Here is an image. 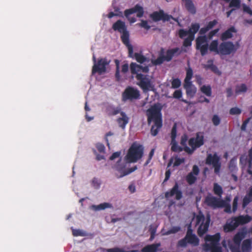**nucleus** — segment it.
Segmentation results:
<instances>
[{"label": "nucleus", "instance_id": "1", "mask_svg": "<svg viewBox=\"0 0 252 252\" xmlns=\"http://www.w3.org/2000/svg\"><path fill=\"white\" fill-rule=\"evenodd\" d=\"M162 106L159 103H157L151 106L147 110L148 122L150 124L151 121H154L155 125L152 126L151 132L153 136H156L159 129L161 127V116L160 111Z\"/></svg>", "mask_w": 252, "mask_h": 252}, {"label": "nucleus", "instance_id": "2", "mask_svg": "<svg viewBox=\"0 0 252 252\" xmlns=\"http://www.w3.org/2000/svg\"><path fill=\"white\" fill-rule=\"evenodd\" d=\"M143 147L139 144L134 143L130 147L125 159L127 162H135L143 155Z\"/></svg>", "mask_w": 252, "mask_h": 252}, {"label": "nucleus", "instance_id": "3", "mask_svg": "<svg viewBox=\"0 0 252 252\" xmlns=\"http://www.w3.org/2000/svg\"><path fill=\"white\" fill-rule=\"evenodd\" d=\"M187 140L188 137L186 135L182 136L180 144L185 146L184 150L190 154H192L196 148L199 147L203 144V137L199 134H197L196 138H192L189 139V144L191 147V149L186 146Z\"/></svg>", "mask_w": 252, "mask_h": 252}, {"label": "nucleus", "instance_id": "4", "mask_svg": "<svg viewBox=\"0 0 252 252\" xmlns=\"http://www.w3.org/2000/svg\"><path fill=\"white\" fill-rule=\"evenodd\" d=\"M251 219L248 216H240L237 218H232L227 220L224 226L225 232H229L235 229L239 225L243 224L250 221Z\"/></svg>", "mask_w": 252, "mask_h": 252}, {"label": "nucleus", "instance_id": "5", "mask_svg": "<svg viewBox=\"0 0 252 252\" xmlns=\"http://www.w3.org/2000/svg\"><path fill=\"white\" fill-rule=\"evenodd\" d=\"M205 239L206 241L205 247L207 250L211 252H221V247L219 246L220 239V235L217 233L213 236L206 235Z\"/></svg>", "mask_w": 252, "mask_h": 252}, {"label": "nucleus", "instance_id": "6", "mask_svg": "<svg viewBox=\"0 0 252 252\" xmlns=\"http://www.w3.org/2000/svg\"><path fill=\"white\" fill-rule=\"evenodd\" d=\"M136 78L139 81L138 85L144 92L154 89V85L152 77L137 73Z\"/></svg>", "mask_w": 252, "mask_h": 252}, {"label": "nucleus", "instance_id": "7", "mask_svg": "<svg viewBox=\"0 0 252 252\" xmlns=\"http://www.w3.org/2000/svg\"><path fill=\"white\" fill-rule=\"evenodd\" d=\"M196 224H200L198 230V234L201 236L205 234L208 230L209 223L210 221V217L207 215L205 218L203 215H199L195 218Z\"/></svg>", "mask_w": 252, "mask_h": 252}, {"label": "nucleus", "instance_id": "8", "mask_svg": "<svg viewBox=\"0 0 252 252\" xmlns=\"http://www.w3.org/2000/svg\"><path fill=\"white\" fill-rule=\"evenodd\" d=\"M220 158L216 154L214 155L209 154L208 155L206 163L209 165H212L214 168L215 173L218 174L220 167Z\"/></svg>", "mask_w": 252, "mask_h": 252}, {"label": "nucleus", "instance_id": "9", "mask_svg": "<svg viewBox=\"0 0 252 252\" xmlns=\"http://www.w3.org/2000/svg\"><path fill=\"white\" fill-rule=\"evenodd\" d=\"M134 13H137V16L141 17L143 14V8L140 5L137 4L133 8L126 9L125 11V15L130 23H134L136 21L135 18L130 17L129 15Z\"/></svg>", "mask_w": 252, "mask_h": 252}, {"label": "nucleus", "instance_id": "10", "mask_svg": "<svg viewBox=\"0 0 252 252\" xmlns=\"http://www.w3.org/2000/svg\"><path fill=\"white\" fill-rule=\"evenodd\" d=\"M196 48L199 49L202 56L205 55L208 51V43L206 36H200L197 38Z\"/></svg>", "mask_w": 252, "mask_h": 252}, {"label": "nucleus", "instance_id": "11", "mask_svg": "<svg viewBox=\"0 0 252 252\" xmlns=\"http://www.w3.org/2000/svg\"><path fill=\"white\" fill-rule=\"evenodd\" d=\"M121 161V159H119L116 164L114 166V168L118 172V173L117 174V176L119 178H121L126 175H127L137 169V167L135 166L134 167L130 168L127 171H126L125 169L126 165L123 163H120Z\"/></svg>", "mask_w": 252, "mask_h": 252}, {"label": "nucleus", "instance_id": "12", "mask_svg": "<svg viewBox=\"0 0 252 252\" xmlns=\"http://www.w3.org/2000/svg\"><path fill=\"white\" fill-rule=\"evenodd\" d=\"M237 48L235 45L230 42H223L219 46V53L222 55H229L235 52Z\"/></svg>", "mask_w": 252, "mask_h": 252}, {"label": "nucleus", "instance_id": "13", "mask_svg": "<svg viewBox=\"0 0 252 252\" xmlns=\"http://www.w3.org/2000/svg\"><path fill=\"white\" fill-rule=\"evenodd\" d=\"M109 63L105 59H101L98 60L97 63H94L92 69V74H94L95 72H98L99 74H101L106 71V65Z\"/></svg>", "mask_w": 252, "mask_h": 252}, {"label": "nucleus", "instance_id": "14", "mask_svg": "<svg viewBox=\"0 0 252 252\" xmlns=\"http://www.w3.org/2000/svg\"><path fill=\"white\" fill-rule=\"evenodd\" d=\"M205 203L208 206L213 208L222 207L224 205V202L220 200L213 196H208L206 197Z\"/></svg>", "mask_w": 252, "mask_h": 252}, {"label": "nucleus", "instance_id": "15", "mask_svg": "<svg viewBox=\"0 0 252 252\" xmlns=\"http://www.w3.org/2000/svg\"><path fill=\"white\" fill-rule=\"evenodd\" d=\"M139 96V91L132 87L126 88L124 93V97L126 99H138Z\"/></svg>", "mask_w": 252, "mask_h": 252}, {"label": "nucleus", "instance_id": "16", "mask_svg": "<svg viewBox=\"0 0 252 252\" xmlns=\"http://www.w3.org/2000/svg\"><path fill=\"white\" fill-rule=\"evenodd\" d=\"M155 21H158L160 20L163 21H169L172 17L164 13L163 11L160 10L159 12H155L151 16Z\"/></svg>", "mask_w": 252, "mask_h": 252}, {"label": "nucleus", "instance_id": "17", "mask_svg": "<svg viewBox=\"0 0 252 252\" xmlns=\"http://www.w3.org/2000/svg\"><path fill=\"white\" fill-rule=\"evenodd\" d=\"M149 66L150 64L145 66L137 64L136 63H131L130 68L132 73H137L138 72L142 71L143 72H148L149 71Z\"/></svg>", "mask_w": 252, "mask_h": 252}, {"label": "nucleus", "instance_id": "18", "mask_svg": "<svg viewBox=\"0 0 252 252\" xmlns=\"http://www.w3.org/2000/svg\"><path fill=\"white\" fill-rule=\"evenodd\" d=\"M174 195H175V198L177 200L181 199L182 196V192L179 190L178 186L177 183L175 184V186L170 192H167L165 193V197L167 198Z\"/></svg>", "mask_w": 252, "mask_h": 252}, {"label": "nucleus", "instance_id": "19", "mask_svg": "<svg viewBox=\"0 0 252 252\" xmlns=\"http://www.w3.org/2000/svg\"><path fill=\"white\" fill-rule=\"evenodd\" d=\"M199 168L196 165L193 166L192 171L187 176V181L189 184L194 183L196 179V176L199 173Z\"/></svg>", "mask_w": 252, "mask_h": 252}, {"label": "nucleus", "instance_id": "20", "mask_svg": "<svg viewBox=\"0 0 252 252\" xmlns=\"http://www.w3.org/2000/svg\"><path fill=\"white\" fill-rule=\"evenodd\" d=\"M184 87L189 96L193 97L196 92V89L191 82H184Z\"/></svg>", "mask_w": 252, "mask_h": 252}, {"label": "nucleus", "instance_id": "21", "mask_svg": "<svg viewBox=\"0 0 252 252\" xmlns=\"http://www.w3.org/2000/svg\"><path fill=\"white\" fill-rule=\"evenodd\" d=\"M186 238L188 239V242L193 246H197L199 244V240L194 234H192L191 230L189 229L186 234Z\"/></svg>", "mask_w": 252, "mask_h": 252}, {"label": "nucleus", "instance_id": "22", "mask_svg": "<svg viewBox=\"0 0 252 252\" xmlns=\"http://www.w3.org/2000/svg\"><path fill=\"white\" fill-rule=\"evenodd\" d=\"M113 29L115 31H118L120 33L124 32L127 31L125 23L121 20L117 21L113 24Z\"/></svg>", "mask_w": 252, "mask_h": 252}, {"label": "nucleus", "instance_id": "23", "mask_svg": "<svg viewBox=\"0 0 252 252\" xmlns=\"http://www.w3.org/2000/svg\"><path fill=\"white\" fill-rule=\"evenodd\" d=\"M181 52V51L178 48L168 50L166 53V55L164 56V60L167 61H169L171 60L172 57L174 55H179Z\"/></svg>", "mask_w": 252, "mask_h": 252}, {"label": "nucleus", "instance_id": "24", "mask_svg": "<svg viewBox=\"0 0 252 252\" xmlns=\"http://www.w3.org/2000/svg\"><path fill=\"white\" fill-rule=\"evenodd\" d=\"M120 117L118 119L117 121L119 125V126L122 128H124L126 125L128 123V118L125 114V113L122 112L120 114Z\"/></svg>", "mask_w": 252, "mask_h": 252}, {"label": "nucleus", "instance_id": "25", "mask_svg": "<svg viewBox=\"0 0 252 252\" xmlns=\"http://www.w3.org/2000/svg\"><path fill=\"white\" fill-rule=\"evenodd\" d=\"M160 246V243L148 245L142 249V252H156Z\"/></svg>", "mask_w": 252, "mask_h": 252}, {"label": "nucleus", "instance_id": "26", "mask_svg": "<svg viewBox=\"0 0 252 252\" xmlns=\"http://www.w3.org/2000/svg\"><path fill=\"white\" fill-rule=\"evenodd\" d=\"M236 32L235 29L233 27L225 31L221 35L222 40H226L232 37V33Z\"/></svg>", "mask_w": 252, "mask_h": 252}, {"label": "nucleus", "instance_id": "27", "mask_svg": "<svg viewBox=\"0 0 252 252\" xmlns=\"http://www.w3.org/2000/svg\"><path fill=\"white\" fill-rule=\"evenodd\" d=\"M134 56L136 61L140 63H148L150 62L149 58L144 57L141 54L135 53Z\"/></svg>", "mask_w": 252, "mask_h": 252}, {"label": "nucleus", "instance_id": "28", "mask_svg": "<svg viewBox=\"0 0 252 252\" xmlns=\"http://www.w3.org/2000/svg\"><path fill=\"white\" fill-rule=\"evenodd\" d=\"M92 208H93L94 210H104L106 208H112L113 206L112 204L109 203H103L101 204H100L98 205H93L92 206Z\"/></svg>", "mask_w": 252, "mask_h": 252}, {"label": "nucleus", "instance_id": "29", "mask_svg": "<svg viewBox=\"0 0 252 252\" xmlns=\"http://www.w3.org/2000/svg\"><path fill=\"white\" fill-rule=\"evenodd\" d=\"M199 28V25L198 24H192L188 31L189 33V36H190L191 39H194V34L197 32Z\"/></svg>", "mask_w": 252, "mask_h": 252}, {"label": "nucleus", "instance_id": "30", "mask_svg": "<svg viewBox=\"0 0 252 252\" xmlns=\"http://www.w3.org/2000/svg\"><path fill=\"white\" fill-rule=\"evenodd\" d=\"M251 201H252V187L250 189L249 193L245 196L243 199V208H245Z\"/></svg>", "mask_w": 252, "mask_h": 252}, {"label": "nucleus", "instance_id": "31", "mask_svg": "<svg viewBox=\"0 0 252 252\" xmlns=\"http://www.w3.org/2000/svg\"><path fill=\"white\" fill-rule=\"evenodd\" d=\"M185 159L184 158H179L176 157L175 159L171 158L168 164V167L170 166L171 164L173 162L174 166H178L181 163H184Z\"/></svg>", "mask_w": 252, "mask_h": 252}, {"label": "nucleus", "instance_id": "32", "mask_svg": "<svg viewBox=\"0 0 252 252\" xmlns=\"http://www.w3.org/2000/svg\"><path fill=\"white\" fill-rule=\"evenodd\" d=\"M251 248V241L249 239L243 241L242 250L243 252H248Z\"/></svg>", "mask_w": 252, "mask_h": 252}, {"label": "nucleus", "instance_id": "33", "mask_svg": "<svg viewBox=\"0 0 252 252\" xmlns=\"http://www.w3.org/2000/svg\"><path fill=\"white\" fill-rule=\"evenodd\" d=\"M186 7L191 13H195V8L191 0H186Z\"/></svg>", "mask_w": 252, "mask_h": 252}, {"label": "nucleus", "instance_id": "34", "mask_svg": "<svg viewBox=\"0 0 252 252\" xmlns=\"http://www.w3.org/2000/svg\"><path fill=\"white\" fill-rule=\"evenodd\" d=\"M247 90V87L246 85L244 84H240V85H237L235 89V93L236 94H239L240 93H245Z\"/></svg>", "mask_w": 252, "mask_h": 252}, {"label": "nucleus", "instance_id": "35", "mask_svg": "<svg viewBox=\"0 0 252 252\" xmlns=\"http://www.w3.org/2000/svg\"><path fill=\"white\" fill-rule=\"evenodd\" d=\"M121 38L124 44L126 45L129 44V33L127 31L121 33Z\"/></svg>", "mask_w": 252, "mask_h": 252}, {"label": "nucleus", "instance_id": "36", "mask_svg": "<svg viewBox=\"0 0 252 252\" xmlns=\"http://www.w3.org/2000/svg\"><path fill=\"white\" fill-rule=\"evenodd\" d=\"M72 234L74 236H88V234L84 231L81 229H75L72 228Z\"/></svg>", "mask_w": 252, "mask_h": 252}, {"label": "nucleus", "instance_id": "37", "mask_svg": "<svg viewBox=\"0 0 252 252\" xmlns=\"http://www.w3.org/2000/svg\"><path fill=\"white\" fill-rule=\"evenodd\" d=\"M201 91L206 95L210 96L211 95V88L210 86L203 85L200 88Z\"/></svg>", "mask_w": 252, "mask_h": 252}, {"label": "nucleus", "instance_id": "38", "mask_svg": "<svg viewBox=\"0 0 252 252\" xmlns=\"http://www.w3.org/2000/svg\"><path fill=\"white\" fill-rule=\"evenodd\" d=\"M241 0H231L229 7H233L235 9H238L241 6Z\"/></svg>", "mask_w": 252, "mask_h": 252}, {"label": "nucleus", "instance_id": "39", "mask_svg": "<svg viewBox=\"0 0 252 252\" xmlns=\"http://www.w3.org/2000/svg\"><path fill=\"white\" fill-rule=\"evenodd\" d=\"M218 41L217 40H214L211 42L209 46V49L212 51H214L217 53H219L220 52H219V49H218Z\"/></svg>", "mask_w": 252, "mask_h": 252}, {"label": "nucleus", "instance_id": "40", "mask_svg": "<svg viewBox=\"0 0 252 252\" xmlns=\"http://www.w3.org/2000/svg\"><path fill=\"white\" fill-rule=\"evenodd\" d=\"M171 150L174 152H180L183 150V149L178 146L177 142L175 140H171Z\"/></svg>", "mask_w": 252, "mask_h": 252}, {"label": "nucleus", "instance_id": "41", "mask_svg": "<svg viewBox=\"0 0 252 252\" xmlns=\"http://www.w3.org/2000/svg\"><path fill=\"white\" fill-rule=\"evenodd\" d=\"M193 74L192 70L191 68H189L187 70L186 77L184 80V82H191L190 80L192 78Z\"/></svg>", "mask_w": 252, "mask_h": 252}, {"label": "nucleus", "instance_id": "42", "mask_svg": "<svg viewBox=\"0 0 252 252\" xmlns=\"http://www.w3.org/2000/svg\"><path fill=\"white\" fill-rule=\"evenodd\" d=\"M214 190L216 194L220 196L221 194H222V191L221 187L220 186H219L217 184H215L214 186Z\"/></svg>", "mask_w": 252, "mask_h": 252}, {"label": "nucleus", "instance_id": "43", "mask_svg": "<svg viewBox=\"0 0 252 252\" xmlns=\"http://www.w3.org/2000/svg\"><path fill=\"white\" fill-rule=\"evenodd\" d=\"M212 121L214 126H218L220 123V118L218 115H214L212 117Z\"/></svg>", "mask_w": 252, "mask_h": 252}, {"label": "nucleus", "instance_id": "44", "mask_svg": "<svg viewBox=\"0 0 252 252\" xmlns=\"http://www.w3.org/2000/svg\"><path fill=\"white\" fill-rule=\"evenodd\" d=\"M243 239V235L241 233H237L234 237L233 241L235 244L238 245Z\"/></svg>", "mask_w": 252, "mask_h": 252}, {"label": "nucleus", "instance_id": "45", "mask_svg": "<svg viewBox=\"0 0 252 252\" xmlns=\"http://www.w3.org/2000/svg\"><path fill=\"white\" fill-rule=\"evenodd\" d=\"M188 242V239L185 237L178 241L177 246L180 247H185L187 246Z\"/></svg>", "mask_w": 252, "mask_h": 252}, {"label": "nucleus", "instance_id": "46", "mask_svg": "<svg viewBox=\"0 0 252 252\" xmlns=\"http://www.w3.org/2000/svg\"><path fill=\"white\" fill-rule=\"evenodd\" d=\"M164 60V56L159 57L157 60H152V63L153 64L157 65L162 63Z\"/></svg>", "mask_w": 252, "mask_h": 252}, {"label": "nucleus", "instance_id": "47", "mask_svg": "<svg viewBox=\"0 0 252 252\" xmlns=\"http://www.w3.org/2000/svg\"><path fill=\"white\" fill-rule=\"evenodd\" d=\"M180 230V227H174L171 228L170 230H168L166 232L164 233L165 235H169L171 234H174Z\"/></svg>", "mask_w": 252, "mask_h": 252}, {"label": "nucleus", "instance_id": "48", "mask_svg": "<svg viewBox=\"0 0 252 252\" xmlns=\"http://www.w3.org/2000/svg\"><path fill=\"white\" fill-rule=\"evenodd\" d=\"M181 85V81L178 79H174L172 82V87L173 88H177Z\"/></svg>", "mask_w": 252, "mask_h": 252}, {"label": "nucleus", "instance_id": "49", "mask_svg": "<svg viewBox=\"0 0 252 252\" xmlns=\"http://www.w3.org/2000/svg\"><path fill=\"white\" fill-rule=\"evenodd\" d=\"M241 113V110L238 107L232 108L230 110V114L231 115H239Z\"/></svg>", "mask_w": 252, "mask_h": 252}, {"label": "nucleus", "instance_id": "50", "mask_svg": "<svg viewBox=\"0 0 252 252\" xmlns=\"http://www.w3.org/2000/svg\"><path fill=\"white\" fill-rule=\"evenodd\" d=\"M176 135V125H174L172 128L171 130V139L172 140H175Z\"/></svg>", "mask_w": 252, "mask_h": 252}, {"label": "nucleus", "instance_id": "51", "mask_svg": "<svg viewBox=\"0 0 252 252\" xmlns=\"http://www.w3.org/2000/svg\"><path fill=\"white\" fill-rule=\"evenodd\" d=\"M193 39H191L190 36H189L187 38H186L184 42V46L185 47L190 46L191 41Z\"/></svg>", "mask_w": 252, "mask_h": 252}, {"label": "nucleus", "instance_id": "52", "mask_svg": "<svg viewBox=\"0 0 252 252\" xmlns=\"http://www.w3.org/2000/svg\"><path fill=\"white\" fill-rule=\"evenodd\" d=\"M121 153L119 152L114 153L109 158L110 160H114L120 157Z\"/></svg>", "mask_w": 252, "mask_h": 252}, {"label": "nucleus", "instance_id": "53", "mask_svg": "<svg viewBox=\"0 0 252 252\" xmlns=\"http://www.w3.org/2000/svg\"><path fill=\"white\" fill-rule=\"evenodd\" d=\"M217 24V21L216 20H213V21L210 22L206 26V27L209 30H210V29L213 28Z\"/></svg>", "mask_w": 252, "mask_h": 252}, {"label": "nucleus", "instance_id": "54", "mask_svg": "<svg viewBox=\"0 0 252 252\" xmlns=\"http://www.w3.org/2000/svg\"><path fill=\"white\" fill-rule=\"evenodd\" d=\"M238 197L236 196L233 201V211L235 212L237 210Z\"/></svg>", "mask_w": 252, "mask_h": 252}, {"label": "nucleus", "instance_id": "55", "mask_svg": "<svg viewBox=\"0 0 252 252\" xmlns=\"http://www.w3.org/2000/svg\"><path fill=\"white\" fill-rule=\"evenodd\" d=\"M105 251L107 252H124L122 249H120L119 248L106 249Z\"/></svg>", "mask_w": 252, "mask_h": 252}, {"label": "nucleus", "instance_id": "56", "mask_svg": "<svg viewBox=\"0 0 252 252\" xmlns=\"http://www.w3.org/2000/svg\"><path fill=\"white\" fill-rule=\"evenodd\" d=\"M212 71L214 72L215 73L220 74V72L218 68L217 67V66L215 65H212L210 66V68Z\"/></svg>", "mask_w": 252, "mask_h": 252}, {"label": "nucleus", "instance_id": "57", "mask_svg": "<svg viewBox=\"0 0 252 252\" xmlns=\"http://www.w3.org/2000/svg\"><path fill=\"white\" fill-rule=\"evenodd\" d=\"M174 97L180 98L182 96V92L180 90H176L173 94Z\"/></svg>", "mask_w": 252, "mask_h": 252}, {"label": "nucleus", "instance_id": "58", "mask_svg": "<svg viewBox=\"0 0 252 252\" xmlns=\"http://www.w3.org/2000/svg\"><path fill=\"white\" fill-rule=\"evenodd\" d=\"M96 148L99 152L103 153L104 151L105 147L103 145L98 143L96 144Z\"/></svg>", "mask_w": 252, "mask_h": 252}, {"label": "nucleus", "instance_id": "59", "mask_svg": "<svg viewBox=\"0 0 252 252\" xmlns=\"http://www.w3.org/2000/svg\"><path fill=\"white\" fill-rule=\"evenodd\" d=\"M115 62L116 63V69H117L116 76L117 78H119V62L118 60H116L115 61Z\"/></svg>", "mask_w": 252, "mask_h": 252}, {"label": "nucleus", "instance_id": "60", "mask_svg": "<svg viewBox=\"0 0 252 252\" xmlns=\"http://www.w3.org/2000/svg\"><path fill=\"white\" fill-rule=\"evenodd\" d=\"M141 27L148 30L150 29V27L148 25L147 22L146 21H142L141 23L140 24Z\"/></svg>", "mask_w": 252, "mask_h": 252}, {"label": "nucleus", "instance_id": "61", "mask_svg": "<svg viewBox=\"0 0 252 252\" xmlns=\"http://www.w3.org/2000/svg\"><path fill=\"white\" fill-rule=\"evenodd\" d=\"M179 35L181 37H183L187 35L189 36V31L181 30L179 32Z\"/></svg>", "mask_w": 252, "mask_h": 252}, {"label": "nucleus", "instance_id": "62", "mask_svg": "<svg viewBox=\"0 0 252 252\" xmlns=\"http://www.w3.org/2000/svg\"><path fill=\"white\" fill-rule=\"evenodd\" d=\"M243 10L245 12H246L250 14V15H252V11L251 10L249 7L247 6L245 4L243 5Z\"/></svg>", "mask_w": 252, "mask_h": 252}, {"label": "nucleus", "instance_id": "63", "mask_svg": "<svg viewBox=\"0 0 252 252\" xmlns=\"http://www.w3.org/2000/svg\"><path fill=\"white\" fill-rule=\"evenodd\" d=\"M126 46L128 48V53L130 57L132 56V54H133V48L132 45L130 44H127Z\"/></svg>", "mask_w": 252, "mask_h": 252}, {"label": "nucleus", "instance_id": "64", "mask_svg": "<svg viewBox=\"0 0 252 252\" xmlns=\"http://www.w3.org/2000/svg\"><path fill=\"white\" fill-rule=\"evenodd\" d=\"M126 46L128 48V53L130 57L132 56V54H133V48L132 45L130 44H127Z\"/></svg>", "mask_w": 252, "mask_h": 252}]
</instances>
